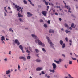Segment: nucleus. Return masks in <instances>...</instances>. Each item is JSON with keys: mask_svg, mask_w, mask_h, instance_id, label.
Returning <instances> with one entry per match:
<instances>
[{"mask_svg": "<svg viewBox=\"0 0 78 78\" xmlns=\"http://www.w3.org/2000/svg\"><path fill=\"white\" fill-rule=\"evenodd\" d=\"M66 47V44H63L62 45V48H65Z\"/></svg>", "mask_w": 78, "mask_h": 78, "instance_id": "obj_23", "label": "nucleus"}, {"mask_svg": "<svg viewBox=\"0 0 78 78\" xmlns=\"http://www.w3.org/2000/svg\"><path fill=\"white\" fill-rule=\"evenodd\" d=\"M4 9L5 10H6V7H4Z\"/></svg>", "mask_w": 78, "mask_h": 78, "instance_id": "obj_62", "label": "nucleus"}, {"mask_svg": "<svg viewBox=\"0 0 78 78\" xmlns=\"http://www.w3.org/2000/svg\"><path fill=\"white\" fill-rule=\"evenodd\" d=\"M69 64H72V61H70L69 62Z\"/></svg>", "mask_w": 78, "mask_h": 78, "instance_id": "obj_28", "label": "nucleus"}, {"mask_svg": "<svg viewBox=\"0 0 78 78\" xmlns=\"http://www.w3.org/2000/svg\"><path fill=\"white\" fill-rule=\"evenodd\" d=\"M19 20H20V22H21V21H22V19H21V18H20Z\"/></svg>", "mask_w": 78, "mask_h": 78, "instance_id": "obj_52", "label": "nucleus"}, {"mask_svg": "<svg viewBox=\"0 0 78 78\" xmlns=\"http://www.w3.org/2000/svg\"><path fill=\"white\" fill-rule=\"evenodd\" d=\"M43 2H44V3H45L46 5V6H47V5H48V2L47 3L46 2V1H45V0H43Z\"/></svg>", "mask_w": 78, "mask_h": 78, "instance_id": "obj_13", "label": "nucleus"}, {"mask_svg": "<svg viewBox=\"0 0 78 78\" xmlns=\"http://www.w3.org/2000/svg\"><path fill=\"white\" fill-rule=\"evenodd\" d=\"M70 11V10H68V12H70V13H71V12H72Z\"/></svg>", "mask_w": 78, "mask_h": 78, "instance_id": "obj_56", "label": "nucleus"}, {"mask_svg": "<svg viewBox=\"0 0 78 78\" xmlns=\"http://www.w3.org/2000/svg\"><path fill=\"white\" fill-rule=\"evenodd\" d=\"M10 73V70H8V71H6V75H8V74H9V73Z\"/></svg>", "mask_w": 78, "mask_h": 78, "instance_id": "obj_17", "label": "nucleus"}, {"mask_svg": "<svg viewBox=\"0 0 78 78\" xmlns=\"http://www.w3.org/2000/svg\"><path fill=\"white\" fill-rule=\"evenodd\" d=\"M66 33H69L70 32V31H69V30H66Z\"/></svg>", "mask_w": 78, "mask_h": 78, "instance_id": "obj_34", "label": "nucleus"}, {"mask_svg": "<svg viewBox=\"0 0 78 78\" xmlns=\"http://www.w3.org/2000/svg\"><path fill=\"white\" fill-rule=\"evenodd\" d=\"M15 42L16 44L17 45H20V42L19 41V40L17 39H16L15 40Z\"/></svg>", "mask_w": 78, "mask_h": 78, "instance_id": "obj_7", "label": "nucleus"}, {"mask_svg": "<svg viewBox=\"0 0 78 78\" xmlns=\"http://www.w3.org/2000/svg\"><path fill=\"white\" fill-rule=\"evenodd\" d=\"M9 31H12V33H14V31H13V30H12V28H9Z\"/></svg>", "mask_w": 78, "mask_h": 78, "instance_id": "obj_22", "label": "nucleus"}, {"mask_svg": "<svg viewBox=\"0 0 78 78\" xmlns=\"http://www.w3.org/2000/svg\"><path fill=\"white\" fill-rule=\"evenodd\" d=\"M36 61L37 62H41V60H39V59H37L36 60Z\"/></svg>", "mask_w": 78, "mask_h": 78, "instance_id": "obj_24", "label": "nucleus"}, {"mask_svg": "<svg viewBox=\"0 0 78 78\" xmlns=\"http://www.w3.org/2000/svg\"><path fill=\"white\" fill-rule=\"evenodd\" d=\"M71 27L72 28H75V27H76V25H75L74 26V24L73 23H72L71 24Z\"/></svg>", "mask_w": 78, "mask_h": 78, "instance_id": "obj_14", "label": "nucleus"}, {"mask_svg": "<svg viewBox=\"0 0 78 78\" xmlns=\"http://www.w3.org/2000/svg\"><path fill=\"white\" fill-rule=\"evenodd\" d=\"M60 44L61 45H62V44H63V41L62 40H60Z\"/></svg>", "mask_w": 78, "mask_h": 78, "instance_id": "obj_19", "label": "nucleus"}, {"mask_svg": "<svg viewBox=\"0 0 78 78\" xmlns=\"http://www.w3.org/2000/svg\"><path fill=\"white\" fill-rule=\"evenodd\" d=\"M47 23H48L49 24L50 23V21L48 20V21H47Z\"/></svg>", "mask_w": 78, "mask_h": 78, "instance_id": "obj_40", "label": "nucleus"}, {"mask_svg": "<svg viewBox=\"0 0 78 78\" xmlns=\"http://www.w3.org/2000/svg\"><path fill=\"white\" fill-rule=\"evenodd\" d=\"M44 22V21L42 20H40V22Z\"/></svg>", "mask_w": 78, "mask_h": 78, "instance_id": "obj_41", "label": "nucleus"}, {"mask_svg": "<svg viewBox=\"0 0 78 78\" xmlns=\"http://www.w3.org/2000/svg\"><path fill=\"white\" fill-rule=\"evenodd\" d=\"M52 66L53 67V69L55 70H56L55 68L56 67V65L54 63H52Z\"/></svg>", "mask_w": 78, "mask_h": 78, "instance_id": "obj_8", "label": "nucleus"}, {"mask_svg": "<svg viewBox=\"0 0 78 78\" xmlns=\"http://www.w3.org/2000/svg\"><path fill=\"white\" fill-rule=\"evenodd\" d=\"M25 48V50H28V47L27 48Z\"/></svg>", "mask_w": 78, "mask_h": 78, "instance_id": "obj_46", "label": "nucleus"}, {"mask_svg": "<svg viewBox=\"0 0 78 78\" xmlns=\"http://www.w3.org/2000/svg\"><path fill=\"white\" fill-rule=\"evenodd\" d=\"M50 76H47V78H50Z\"/></svg>", "mask_w": 78, "mask_h": 78, "instance_id": "obj_54", "label": "nucleus"}, {"mask_svg": "<svg viewBox=\"0 0 78 78\" xmlns=\"http://www.w3.org/2000/svg\"><path fill=\"white\" fill-rule=\"evenodd\" d=\"M6 41H8V40H9V39H8V38H6Z\"/></svg>", "mask_w": 78, "mask_h": 78, "instance_id": "obj_63", "label": "nucleus"}, {"mask_svg": "<svg viewBox=\"0 0 78 78\" xmlns=\"http://www.w3.org/2000/svg\"><path fill=\"white\" fill-rule=\"evenodd\" d=\"M59 20H60V21H61V20H62V19H61V18H59Z\"/></svg>", "mask_w": 78, "mask_h": 78, "instance_id": "obj_47", "label": "nucleus"}, {"mask_svg": "<svg viewBox=\"0 0 78 78\" xmlns=\"http://www.w3.org/2000/svg\"><path fill=\"white\" fill-rule=\"evenodd\" d=\"M57 63V64H59V61H57V63Z\"/></svg>", "mask_w": 78, "mask_h": 78, "instance_id": "obj_49", "label": "nucleus"}, {"mask_svg": "<svg viewBox=\"0 0 78 78\" xmlns=\"http://www.w3.org/2000/svg\"><path fill=\"white\" fill-rule=\"evenodd\" d=\"M4 61H5V62H6V61H8V59L6 58H5V59H4Z\"/></svg>", "mask_w": 78, "mask_h": 78, "instance_id": "obj_39", "label": "nucleus"}, {"mask_svg": "<svg viewBox=\"0 0 78 78\" xmlns=\"http://www.w3.org/2000/svg\"><path fill=\"white\" fill-rule=\"evenodd\" d=\"M56 8H59V9H60V8H61V7H60V6H56Z\"/></svg>", "mask_w": 78, "mask_h": 78, "instance_id": "obj_37", "label": "nucleus"}, {"mask_svg": "<svg viewBox=\"0 0 78 78\" xmlns=\"http://www.w3.org/2000/svg\"><path fill=\"white\" fill-rule=\"evenodd\" d=\"M49 71H50L51 72H52V73H54L55 72V70L54 69H50Z\"/></svg>", "mask_w": 78, "mask_h": 78, "instance_id": "obj_18", "label": "nucleus"}, {"mask_svg": "<svg viewBox=\"0 0 78 78\" xmlns=\"http://www.w3.org/2000/svg\"><path fill=\"white\" fill-rule=\"evenodd\" d=\"M65 27H67V28H68L69 27V25H68L67 24L65 23Z\"/></svg>", "mask_w": 78, "mask_h": 78, "instance_id": "obj_25", "label": "nucleus"}, {"mask_svg": "<svg viewBox=\"0 0 78 78\" xmlns=\"http://www.w3.org/2000/svg\"><path fill=\"white\" fill-rule=\"evenodd\" d=\"M23 2H24V4H25L26 5H27V1H26V0H23Z\"/></svg>", "mask_w": 78, "mask_h": 78, "instance_id": "obj_21", "label": "nucleus"}, {"mask_svg": "<svg viewBox=\"0 0 78 78\" xmlns=\"http://www.w3.org/2000/svg\"><path fill=\"white\" fill-rule=\"evenodd\" d=\"M18 70H20V65H18Z\"/></svg>", "mask_w": 78, "mask_h": 78, "instance_id": "obj_20", "label": "nucleus"}, {"mask_svg": "<svg viewBox=\"0 0 78 78\" xmlns=\"http://www.w3.org/2000/svg\"><path fill=\"white\" fill-rule=\"evenodd\" d=\"M27 58L28 59H30L31 58V56H27Z\"/></svg>", "mask_w": 78, "mask_h": 78, "instance_id": "obj_27", "label": "nucleus"}, {"mask_svg": "<svg viewBox=\"0 0 78 78\" xmlns=\"http://www.w3.org/2000/svg\"><path fill=\"white\" fill-rule=\"evenodd\" d=\"M18 15L19 17H23V16L21 15V13L20 12L18 13Z\"/></svg>", "mask_w": 78, "mask_h": 78, "instance_id": "obj_11", "label": "nucleus"}, {"mask_svg": "<svg viewBox=\"0 0 78 78\" xmlns=\"http://www.w3.org/2000/svg\"><path fill=\"white\" fill-rule=\"evenodd\" d=\"M19 47L22 50V53H25V51H24L23 50V47H22V45H20Z\"/></svg>", "mask_w": 78, "mask_h": 78, "instance_id": "obj_6", "label": "nucleus"}, {"mask_svg": "<svg viewBox=\"0 0 78 78\" xmlns=\"http://www.w3.org/2000/svg\"><path fill=\"white\" fill-rule=\"evenodd\" d=\"M69 42H71V43L72 42V40H69Z\"/></svg>", "mask_w": 78, "mask_h": 78, "instance_id": "obj_60", "label": "nucleus"}, {"mask_svg": "<svg viewBox=\"0 0 78 78\" xmlns=\"http://www.w3.org/2000/svg\"><path fill=\"white\" fill-rule=\"evenodd\" d=\"M72 58L73 60H74V61H76V58H73V57H72Z\"/></svg>", "mask_w": 78, "mask_h": 78, "instance_id": "obj_29", "label": "nucleus"}, {"mask_svg": "<svg viewBox=\"0 0 78 78\" xmlns=\"http://www.w3.org/2000/svg\"><path fill=\"white\" fill-rule=\"evenodd\" d=\"M54 30L51 29H50L49 30V32L50 33H54Z\"/></svg>", "mask_w": 78, "mask_h": 78, "instance_id": "obj_15", "label": "nucleus"}, {"mask_svg": "<svg viewBox=\"0 0 78 78\" xmlns=\"http://www.w3.org/2000/svg\"><path fill=\"white\" fill-rule=\"evenodd\" d=\"M55 15H58V13H57V12H55Z\"/></svg>", "mask_w": 78, "mask_h": 78, "instance_id": "obj_59", "label": "nucleus"}, {"mask_svg": "<svg viewBox=\"0 0 78 78\" xmlns=\"http://www.w3.org/2000/svg\"><path fill=\"white\" fill-rule=\"evenodd\" d=\"M27 53H29V54H30V51H28V50H27L26 51Z\"/></svg>", "mask_w": 78, "mask_h": 78, "instance_id": "obj_32", "label": "nucleus"}, {"mask_svg": "<svg viewBox=\"0 0 78 78\" xmlns=\"http://www.w3.org/2000/svg\"><path fill=\"white\" fill-rule=\"evenodd\" d=\"M46 39L48 40V42L50 44L51 46H52V48H54L53 47V44H52L51 42L50 41V39H49V37H46Z\"/></svg>", "mask_w": 78, "mask_h": 78, "instance_id": "obj_3", "label": "nucleus"}, {"mask_svg": "<svg viewBox=\"0 0 78 78\" xmlns=\"http://www.w3.org/2000/svg\"><path fill=\"white\" fill-rule=\"evenodd\" d=\"M28 48L29 49V50L32 51V49H31V48L30 47H28Z\"/></svg>", "mask_w": 78, "mask_h": 78, "instance_id": "obj_26", "label": "nucleus"}, {"mask_svg": "<svg viewBox=\"0 0 78 78\" xmlns=\"http://www.w3.org/2000/svg\"><path fill=\"white\" fill-rule=\"evenodd\" d=\"M65 67L66 69H67V65H65Z\"/></svg>", "mask_w": 78, "mask_h": 78, "instance_id": "obj_43", "label": "nucleus"}, {"mask_svg": "<svg viewBox=\"0 0 78 78\" xmlns=\"http://www.w3.org/2000/svg\"><path fill=\"white\" fill-rule=\"evenodd\" d=\"M69 30H72V27H69Z\"/></svg>", "mask_w": 78, "mask_h": 78, "instance_id": "obj_51", "label": "nucleus"}, {"mask_svg": "<svg viewBox=\"0 0 78 78\" xmlns=\"http://www.w3.org/2000/svg\"><path fill=\"white\" fill-rule=\"evenodd\" d=\"M27 14V16L28 17H31V16H33V14L30 13V12H28Z\"/></svg>", "mask_w": 78, "mask_h": 78, "instance_id": "obj_5", "label": "nucleus"}, {"mask_svg": "<svg viewBox=\"0 0 78 78\" xmlns=\"http://www.w3.org/2000/svg\"><path fill=\"white\" fill-rule=\"evenodd\" d=\"M23 60L25 61H26L27 59H26V58H25L24 57H23Z\"/></svg>", "mask_w": 78, "mask_h": 78, "instance_id": "obj_31", "label": "nucleus"}, {"mask_svg": "<svg viewBox=\"0 0 78 78\" xmlns=\"http://www.w3.org/2000/svg\"><path fill=\"white\" fill-rule=\"evenodd\" d=\"M9 55H11V51H9Z\"/></svg>", "mask_w": 78, "mask_h": 78, "instance_id": "obj_44", "label": "nucleus"}, {"mask_svg": "<svg viewBox=\"0 0 78 78\" xmlns=\"http://www.w3.org/2000/svg\"><path fill=\"white\" fill-rule=\"evenodd\" d=\"M35 51L36 53H38L39 52V50H38V49H35Z\"/></svg>", "mask_w": 78, "mask_h": 78, "instance_id": "obj_33", "label": "nucleus"}, {"mask_svg": "<svg viewBox=\"0 0 78 78\" xmlns=\"http://www.w3.org/2000/svg\"><path fill=\"white\" fill-rule=\"evenodd\" d=\"M42 70V68L38 67L36 69L37 71H40V70Z\"/></svg>", "mask_w": 78, "mask_h": 78, "instance_id": "obj_10", "label": "nucleus"}, {"mask_svg": "<svg viewBox=\"0 0 78 78\" xmlns=\"http://www.w3.org/2000/svg\"><path fill=\"white\" fill-rule=\"evenodd\" d=\"M76 9H78V6H76Z\"/></svg>", "mask_w": 78, "mask_h": 78, "instance_id": "obj_64", "label": "nucleus"}, {"mask_svg": "<svg viewBox=\"0 0 78 78\" xmlns=\"http://www.w3.org/2000/svg\"><path fill=\"white\" fill-rule=\"evenodd\" d=\"M62 56H64V57H65V55L64 54H62Z\"/></svg>", "mask_w": 78, "mask_h": 78, "instance_id": "obj_55", "label": "nucleus"}, {"mask_svg": "<svg viewBox=\"0 0 78 78\" xmlns=\"http://www.w3.org/2000/svg\"><path fill=\"white\" fill-rule=\"evenodd\" d=\"M42 50L44 51V52H46V50L44 48H42Z\"/></svg>", "mask_w": 78, "mask_h": 78, "instance_id": "obj_30", "label": "nucleus"}, {"mask_svg": "<svg viewBox=\"0 0 78 78\" xmlns=\"http://www.w3.org/2000/svg\"><path fill=\"white\" fill-rule=\"evenodd\" d=\"M23 57H20L19 58L20 59H23Z\"/></svg>", "mask_w": 78, "mask_h": 78, "instance_id": "obj_38", "label": "nucleus"}, {"mask_svg": "<svg viewBox=\"0 0 78 78\" xmlns=\"http://www.w3.org/2000/svg\"><path fill=\"white\" fill-rule=\"evenodd\" d=\"M31 36L32 37H33L35 39H36L35 40V42L36 44L38 43V45H42V47H45V44H42V42L39 40V38L37 37V36L33 34H32Z\"/></svg>", "mask_w": 78, "mask_h": 78, "instance_id": "obj_1", "label": "nucleus"}, {"mask_svg": "<svg viewBox=\"0 0 78 78\" xmlns=\"http://www.w3.org/2000/svg\"><path fill=\"white\" fill-rule=\"evenodd\" d=\"M13 5H15V8H17L16 10H20L21 9V7H20L19 5H15V3H13Z\"/></svg>", "mask_w": 78, "mask_h": 78, "instance_id": "obj_2", "label": "nucleus"}, {"mask_svg": "<svg viewBox=\"0 0 78 78\" xmlns=\"http://www.w3.org/2000/svg\"><path fill=\"white\" fill-rule=\"evenodd\" d=\"M44 27H45V28H46L47 27V24H44Z\"/></svg>", "mask_w": 78, "mask_h": 78, "instance_id": "obj_35", "label": "nucleus"}, {"mask_svg": "<svg viewBox=\"0 0 78 78\" xmlns=\"http://www.w3.org/2000/svg\"><path fill=\"white\" fill-rule=\"evenodd\" d=\"M47 75H48V74H46L45 75V77H47Z\"/></svg>", "mask_w": 78, "mask_h": 78, "instance_id": "obj_45", "label": "nucleus"}, {"mask_svg": "<svg viewBox=\"0 0 78 78\" xmlns=\"http://www.w3.org/2000/svg\"><path fill=\"white\" fill-rule=\"evenodd\" d=\"M5 16H6V12H5Z\"/></svg>", "mask_w": 78, "mask_h": 78, "instance_id": "obj_53", "label": "nucleus"}, {"mask_svg": "<svg viewBox=\"0 0 78 78\" xmlns=\"http://www.w3.org/2000/svg\"><path fill=\"white\" fill-rule=\"evenodd\" d=\"M1 39L2 41H5V37L4 36L2 37Z\"/></svg>", "mask_w": 78, "mask_h": 78, "instance_id": "obj_12", "label": "nucleus"}, {"mask_svg": "<svg viewBox=\"0 0 78 78\" xmlns=\"http://www.w3.org/2000/svg\"><path fill=\"white\" fill-rule=\"evenodd\" d=\"M57 61H56V60H54V62H56V63L57 62Z\"/></svg>", "mask_w": 78, "mask_h": 78, "instance_id": "obj_61", "label": "nucleus"}, {"mask_svg": "<svg viewBox=\"0 0 78 78\" xmlns=\"http://www.w3.org/2000/svg\"><path fill=\"white\" fill-rule=\"evenodd\" d=\"M28 1L29 2H30V3L31 5H32V6H34V4H33V3H32V2H31V0H28Z\"/></svg>", "mask_w": 78, "mask_h": 78, "instance_id": "obj_16", "label": "nucleus"}, {"mask_svg": "<svg viewBox=\"0 0 78 78\" xmlns=\"http://www.w3.org/2000/svg\"><path fill=\"white\" fill-rule=\"evenodd\" d=\"M41 13L44 16H47V12L45 11H42Z\"/></svg>", "mask_w": 78, "mask_h": 78, "instance_id": "obj_4", "label": "nucleus"}, {"mask_svg": "<svg viewBox=\"0 0 78 78\" xmlns=\"http://www.w3.org/2000/svg\"><path fill=\"white\" fill-rule=\"evenodd\" d=\"M75 55L76 56V57H78V55H77L76 54H75Z\"/></svg>", "mask_w": 78, "mask_h": 78, "instance_id": "obj_58", "label": "nucleus"}, {"mask_svg": "<svg viewBox=\"0 0 78 78\" xmlns=\"http://www.w3.org/2000/svg\"><path fill=\"white\" fill-rule=\"evenodd\" d=\"M38 7H39V8H40V7H41V6L39 5H38Z\"/></svg>", "mask_w": 78, "mask_h": 78, "instance_id": "obj_57", "label": "nucleus"}, {"mask_svg": "<svg viewBox=\"0 0 78 78\" xmlns=\"http://www.w3.org/2000/svg\"><path fill=\"white\" fill-rule=\"evenodd\" d=\"M50 5H51L52 6H53L54 5V4H53V3H51L50 4Z\"/></svg>", "mask_w": 78, "mask_h": 78, "instance_id": "obj_48", "label": "nucleus"}, {"mask_svg": "<svg viewBox=\"0 0 78 78\" xmlns=\"http://www.w3.org/2000/svg\"><path fill=\"white\" fill-rule=\"evenodd\" d=\"M42 74H45V73H44L43 71H42Z\"/></svg>", "mask_w": 78, "mask_h": 78, "instance_id": "obj_42", "label": "nucleus"}, {"mask_svg": "<svg viewBox=\"0 0 78 78\" xmlns=\"http://www.w3.org/2000/svg\"><path fill=\"white\" fill-rule=\"evenodd\" d=\"M65 40L66 42H68V39L67 38V37H66L65 38Z\"/></svg>", "mask_w": 78, "mask_h": 78, "instance_id": "obj_36", "label": "nucleus"}, {"mask_svg": "<svg viewBox=\"0 0 78 78\" xmlns=\"http://www.w3.org/2000/svg\"><path fill=\"white\" fill-rule=\"evenodd\" d=\"M65 8H67V9H68L69 10H70L71 9L70 7L69 6H67L65 5Z\"/></svg>", "mask_w": 78, "mask_h": 78, "instance_id": "obj_9", "label": "nucleus"}, {"mask_svg": "<svg viewBox=\"0 0 78 78\" xmlns=\"http://www.w3.org/2000/svg\"><path fill=\"white\" fill-rule=\"evenodd\" d=\"M8 9H9V10H10V9H11V8H10V7H8Z\"/></svg>", "mask_w": 78, "mask_h": 78, "instance_id": "obj_50", "label": "nucleus"}]
</instances>
